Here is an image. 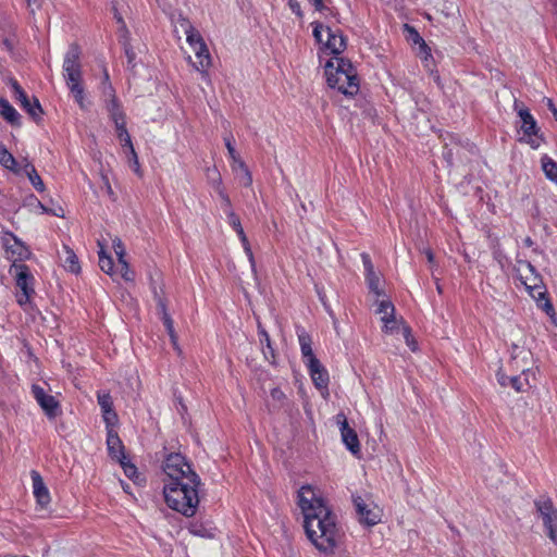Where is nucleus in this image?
<instances>
[{
    "instance_id": "nucleus-1",
    "label": "nucleus",
    "mask_w": 557,
    "mask_h": 557,
    "mask_svg": "<svg viewBox=\"0 0 557 557\" xmlns=\"http://www.w3.org/2000/svg\"><path fill=\"white\" fill-rule=\"evenodd\" d=\"M162 469L168 478L163 486L166 505L187 518L194 517L199 506V475L180 453L169 454Z\"/></svg>"
},
{
    "instance_id": "nucleus-2",
    "label": "nucleus",
    "mask_w": 557,
    "mask_h": 557,
    "mask_svg": "<svg viewBox=\"0 0 557 557\" xmlns=\"http://www.w3.org/2000/svg\"><path fill=\"white\" fill-rule=\"evenodd\" d=\"M298 505L304 513V528L308 539L320 552L333 554L344 537L336 516L322 498L315 497L309 485L299 490Z\"/></svg>"
},
{
    "instance_id": "nucleus-3",
    "label": "nucleus",
    "mask_w": 557,
    "mask_h": 557,
    "mask_svg": "<svg viewBox=\"0 0 557 557\" xmlns=\"http://www.w3.org/2000/svg\"><path fill=\"white\" fill-rule=\"evenodd\" d=\"M327 85L336 88L345 96L352 97L359 91V78L351 61L345 58H335L325 63Z\"/></svg>"
},
{
    "instance_id": "nucleus-4",
    "label": "nucleus",
    "mask_w": 557,
    "mask_h": 557,
    "mask_svg": "<svg viewBox=\"0 0 557 557\" xmlns=\"http://www.w3.org/2000/svg\"><path fill=\"white\" fill-rule=\"evenodd\" d=\"M81 48L77 44H72L64 57L63 75L66 86L74 96L77 104L85 109L84 87L82 84Z\"/></svg>"
},
{
    "instance_id": "nucleus-5",
    "label": "nucleus",
    "mask_w": 557,
    "mask_h": 557,
    "mask_svg": "<svg viewBox=\"0 0 557 557\" xmlns=\"http://www.w3.org/2000/svg\"><path fill=\"white\" fill-rule=\"evenodd\" d=\"M9 273L14 275L16 287L21 289V294L16 296L17 304L25 306L35 294L34 276L24 263H12Z\"/></svg>"
},
{
    "instance_id": "nucleus-6",
    "label": "nucleus",
    "mask_w": 557,
    "mask_h": 557,
    "mask_svg": "<svg viewBox=\"0 0 557 557\" xmlns=\"http://www.w3.org/2000/svg\"><path fill=\"white\" fill-rule=\"evenodd\" d=\"M513 108L517 111L518 116L521 119V131L528 138L525 139V143H528L533 149L539 148L544 138L539 134L540 127L537 126L535 119L531 114L530 110L517 99L515 100Z\"/></svg>"
},
{
    "instance_id": "nucleus-7",
    "label": "nucleus",
    "mask_w": 557,
    "mask_h": 557,
    "mask_svg": "<svg viewBox=\"0 0 557 557\" xmlns=\"http://www.w3.org/2000/svg\"><path fill=\"white\" fill-rule=\"evenodd\" d=\"M185 35L188 45L191 47L197 58L196 69L201 73L207 72L208 67L211 65V58L202 36L196 28L185 33Z\"/></svg>"
},
{
    "instance_id": "nucleus-8",
    "label": "nucleus",
    "mask_w": 557,
    "mask_h": 557,
    "mask_svg": "<svg viewBox=\"0 0 557 557\" xmlns=\"http://www.w3.org/2000/svg\"><path fill=\"white\" fill-rule=\"evenodd\" d=\"M1 242L7 252V258L12 260V263H21V261L27 260L32 255L28 247L9 231L3 233Z\"/></svg>"
},
{
    "instance_id": "nucleus-9",
    "label": "nucleus",
    "mask_w": 557,
    "mask_h": 557,
    "mask_svg": "<svg viewBox=\"0 0 557 557\" xmlns=\"http://www.w3.org/2000/svg\"><path fill=\"white\" fill-rule=\"evenodd\" d=\"M358 521L366 527H373L381 521V510L377 506L368 504L361 496L352 495Z\"/></svg>"
},
{
    "instance_id": "nucleus-10",
    "label": "nucleus",
    "mask_w": 557,
    "mask_h": 557,
    "mask_svg": "<svg viewBox=\"0 0 557 557\" xmlns=\"http://www.w3.org/2000/svg\"><path fill=\"white\" fill-rule=\"evenodd\" d=\"M11 87L14 94V98L21 103V107L29 114L34 121H40L41 115L44 114V110L39 100L36 97H33V100H30L25 90L15 79H12Z\"/></svg>"
},
{
    "instance_id": "nucleus-11",
    "label": "nucleus",
    "mask_w": 557,
    "mask_h": 557,
    "mask_svg": "<svg viewBox=\"0 0 557 557\" xmlns=\"http://www.w3.org/2000/svg\"><path fill=\"white\" fill-rule=\"evenodd\" d=\"M537 512L543 519L548 537L554 536V528L557 525V509L549 497H541L534 500Z\"/></svg>"
},
{
    "instance_id": "nucleus-12",
    "label": "nucleus",
    "mask_w": 557,
    "mask_h": 557,
    "mask_svg": "<svg viewBox=\"0 0 557 557\" xmlns=\"http://www.w3.org/2000/svg\"><path fill=\"white\" fill-rule=\"evenodd\" d=\"M32 394L49 419H54L61 413L60 403L54 396L47 394L41 386L33 384Z\"/></svg>"
},
{
    "instance_id": "nucleus-13",
    "label": "nucleus",
    "mask_w": 557,
    "mask_h": 557,
    "mask_svg": "<svg viewBox=\"0 0 557 557\" xmlns=\"http://www.w3.org/2000/svg\"><path fill=\"white\" fill-rule=\"evenodd\" d=\"M227 221H228V224L232 226V228L236 232L237 236L239 237L240 243L244 248V251H245L246 256L248 257L251 270L253 273H256V261H255V257H253L249 240L244 232V228L240 223V219L234 212V210H230Z\"/></svg>"
},
{
    "instance_id": "nucleus-14",
    "label": "nucleus",
    "mask_w": 557,
    "mask_h": 557,
    "mask_svg": "<svg viewBox=\"0 0 557 557\" xmlns=\"http://www.w3.org/2000/svg\"><path fill=\"white\" fill-rule=\"evenodd\" d=\"M337 418H342V421H338V423L343 443L352 455L357 456L360 453V443L356 431L349 426L343 413L338 414Z\"/></svg>"
},
{
    "instance_id": "nucleus-15",
    "label": "nucleus",
    "mask_w": 557,
    "mask_h": 557,
    "mask_svg": "<svg viewBox=\"0 0 557 557\" xmlns=\"http://www.w3.org/2000/svg\"><path fill=\"white\" fill-rule=\"evenodd\" d=\"M327 33V39L324 42V47L331 51L334 55H339L347 47V37L338 28L332 29L330 26H325Z\"/></svg>"
},
{
    "instance_id": "nucleus-16",
    "label": "nucleus",
    "mask_w": 557,
    "mask_h": 557,
    "mask_svg": "<svg viewBox=\"0 0 557 557\" xmlns=\"http://www.w3.org/2000/svg\"><path fill=\"white\" fill-rule=\"evenodd\" d=\"M30 478L33 482V493L36 498L37 504L41 508H47L50 504V493L48 487L46 486L42 476L36 470L30 471Z\"/></svg>"
},
{
    "instance_id": "nucleus-17",
    "label": "nucleus",
    "mask_w": 557,
    "mask_h": 557,
    "mask_svg": "<svg viewBox=\"0 0 557 557\" xmlns=\"http://www.w3.org/2000/svg\"><path fill=\"white\" fill-rule=\"evenodd\" d=\"M306 366L315 387L319 389L327 388L330 381L329 373L320 360L312 359L310 362H307Z\"/></svg>"
},
{
    "instance_id": "nucleus-18",
    "label": "nucleus",
    "mask_w": 557,
    "mask_h": 557,
    "mask_svg": "<svg viewBox=\"0 0 557 557\" xmlns=\"http://www.w3.org/2000/svg\"><path fill=\"white\" fill-rule=\"evenodd\" d=\"M529 373H530V370H522V375L524 376V379H522L521 375L508 376L505 373L498 371L496 376H497V382L503 387L510 385L516 392H523V391H525V386H530L529 380H528Z\"/></svg>"
},
{
    "instance_id": "nucleus-19",
    "label": "nucleus",
    "mask_w": 557,
    "mask_h": 557,
    "mask_svg": "<svg viewBox=\"0 0 557 557\" xmlns=\"http://www.w3.org/2000/svg\"><path fill=\"white\" fill-rule=\"evenodd\" d=\"M296 334L298 337L301 355L305 363L310 362L312 359H318L312 350V339L309 333L305 330V327L297 325Z\"/></svg>"
},
{
    "instance_id": "nucleus-20",
    "label": "nucleus",
    "mask_w": 557,
    "mask_h": 557,
    "mask_svg": "<svg viewBox=\"0 0 557 557\" xmlns=\"http://www.w3.org/2000/svg\"><path fill=\"white\" fill-rule=\"evenodd\" d=\"M107 446L109 455L112 459L120 460L126 459L124 445L113 429L108 430L107 434Z\"/></svg>"
},
{
    "instance_id": "nucleus-21",
    "label": "nucleus",
    "mask_w": 557,
    "mask_h": 557,
    "mask_svg": "<svg viewBox=\"0 0 557 557\" xmlns=\"http://www.w3.org/2000/svg\"><path fill=\"white\" fill-rule=\"evenodd\" d=\"M376 313L381 314V320L384 323V332L393 333V326L387 325V323L395 322V307L389 300H381L377 304Z\"/></svg>"
},
{
    "instance_id": "nucleus-22",
    "label": "nucleus",
    "mask_w": 557,
    "mask_h": 557,
    "mask_svg": "<svg viewBox=\"0 0 557 557\" xmlns=\"http://www.w3.org/2000/svg\"><path fill=\"white\" fill-rule=\"evenodd\" d=\"M0 115L14 127H20L22 125L20 113L5 98L2 97H0Z\"/></svg>"
},
{
    "instance_id": "nucleus-23",
    "label": "nucleus",
    "mask_w": 557,
    "mask_h": 557,
    "mask_svg": "<svg viewBox=\"0 0 557 557\" xmlns=\"http://www.w3.org/2000/svg\"><path fill=\"white\" fill-rule=\"evenodd\" d=\"M158 309L161 313V319L163 321V324L166 329V332L171 338V342L173 344V347L177 350V351H181L178 345H177V335L175 333V330H174V325H173V320L172 318L170 317V314L168 313V310H166V307H165V304L162 299H159V302H158Z\"/></svg>"
},
{
    "instance_id": "nucleus-24",
    "label": "nucleus",
    "mask_w": 557,
    "mask_h": 557,
    "mask_svg": "<svg viewBox=\"0 0 557 557\" xmlns=\"http://www.w3.org/2000/svg\"><path fill=\"white\" fill-rule=\"evenodd\" d=\"M213 172H214V176L211 177L213 188L218 193L219 197L221 198L222 208H223L224 213L226 214V216H228L230 210H233L231 199H230L228 195L225 193V189L222 187V178H221L220 173L216 170H214Z\"/></svg>"
},
{
    "instance_id": "nucleus-25",
    "label": "nucleus",
    "mask_w": 557,
    "mask_h": 557,
    "mask_svg": "<svg viewBox=\"0 0 557 557\" xmlns=\"http://www.w3.org/2000/svg\"><path fill=\"white\" fill-rule=\"evenodd\" d=\"M258 335H259L261 345H265V348H263L264 358L270 363L274 364L275 363V350L272 346L269 333L261 325V323H258Z\"/></svg>"
},
{
    "instance_id": "nucleus-26",
    "label": "nucleus",
    "mask_w": 557,
    "mask_h": 557,
    "mask_svg": "<svg viewBox=\"0 0 557 557\" xmlns=\"http://www.w3.org/2000/svg\"><path fill=\"white\" fill-rule=\"evenodd\" d=\"M518 263L523 264V265H524V267H525V268H527V269H528V270L533 274V276H534V277H533V280H532V282H533V284H532V285H529V284H528V282H527V280H523V277H522V276H520L519 278H520L521 283L527 287V289L529 290L530 295H531L532 297H535V292H536L537 289H541V288H542V287L539 285V282H541V276H540V274L537 273V271H536L535 267H534L531 262H529V261H523V260H518Z\"/></svg>"
},
{
    "instance_id": "nucleus-27",
    "label": "nucleus",
    "mask_w": 557,
    "mask_h": 557,
    "mask_svg": "<svg viewBox=\"0 0 557 557\" xmlns=\"http://www.w3.org/2000/svg\"><path fill=\"white\" fill-rule=\"evenodd\" d=\"M63 252L62 262L64 269L71 273L78 274L81 272V265L75 252L67 246H64Z\"/></svg>"
},
{
    "instance_id": "nucleus-28",
    "label": "nucleus",
    "mask_w": 557,
    "mask_h": 557,
    "mask_svg": "<svg viewBox=\"0 0 557 557\" xmlns=\"http://www.w3.org/2000/svg\"><path fill=\"white\" fill-rule=\"evenodd\" d=\"M537 289L535 292V297H533L536 300L537 307L541 308L548 317L553 318L555 315V308L547 297L546 290Z\"/></svg>"
},
{
    "instance_id": "nucleus-29",
    "label": "nucleus",
    "mask_w": 557,
    "mask_h": 557,
    "mask_svg": "<svg viewBox=\"0 0 557 557\" xmlns=\"http://www.w3.org/2000/svg\"><path fill=\"white\" fill-rule=\"evenodd\" d=\"M104 107L109 113L110 119L113 121L114 125L120 124V122H126L125 113L123 111L120 100L109 102V103L104 104Z\"/></svg>"
},
{
    "instance_id": "nucleus-30",
    "label": "nucleus",
    "mask_w": 557,
    "mask_h": 557,
    "mask_svg": "<svg viewBox=\"0 0 557 557\" xmlns=\"http://www.w3.org/2000/svg\"><path fill=\"white\" fill-rule=\"evenodd\" d=\"M541 162L546 178L557 185V163L548 156L542 157Z\"/></svg>"
},
{
    "instance_id": "nucleus-31",
    "label": "nucleus",
    "mask_w": 557,
    "mask_h": 557,
    "mask_svg": "<svg viewBox=\"0 0 557 557\" xmlns=\"http://www.w3.org/2000/svg\"><path fill=\"white\" fill-rule=\"evenodd\" d=\"M0 164L14 173L18 172L16 169L17 162L15 158L2 144H0Z\"/></svg>"
},
{
    "instance_id": "nucleus-32",
    "label": "nucleus",
    "mask_w": 557,
    "mask_h": 557,
    "mask_svg": "<svg viewBox=\"0 0 557 557\" xmlns=\"http://www.w3.org/2000/svg\"><path fill=\"white\" fill-rule=\"evenodd\" d=\"M366 282L368 285V288L371 293L376 295L377 297L384 295V290L380 288V276L376 272H373L371 274H366Z\"/></svg>"
},
{
    "instance_id": "nucleus-33",
    "label": "nucleus",
    "mask_w": 557,
    "mask_h": 557,
    "mask_svg": "<svg viewBox=\"0 0 557 557\" xmlns=\"http://www.w3.org/2000/svg\"><path fill=\"white\" fill-rule=\"evenodd\" d=\"M117 137L121 141H123V147L132 148L133 143L131 139V135L128 134V131L126 128V122H120V124L115 125Z\"/></svg>"
},
{
    "instance_id": "nucleus-34",
    "label": "nucleus",
    "mask_w": 557,
    "mask_h": 557,
    "mask_svg": "<svg viewBox=\"0 0 557 557\" xmlns=\"http://www.w3.org/2000/svg\"><path fill=\"white\" fill-rule=\"evenodd\" d=\"M99 267L104 273L109 275L113 274V259L110 256H107L102 249L99 251Z\"/></svg>"
},
{
    "instance_id": "nucleus-35",
    "label": "nucleus",
    "mask_w": 557,
    "mask_h": 557,
    "mask_svg": "<svg viewBox=\"0 0 557 557\" xmlns=\"http://www.w3.org/2000/svg\"><path fill=\"white\" fill-rule=\"evenodd\" d=\"M117 461L121 465L125 475L127 478H129L131 480H133L134 482H136V480L139 476L136 466L134 463H132L129 460H127V458L120 459Z\"/></svg>"
},
{
    "instance_id": "nucleus-36",
    "label": "nucleus",
    "mask_w": 557,
    "mask_h": 557,
    "mask_svg": "<svg viewBox=\"0 0 557 557\" xmlns=\"http://www.w3.org/2000/svg\"><path fill=\"white\" fill-rule=\"evenodd\" d=\"M101 98L104 104L119 100L111 83L101 86Z\"/></svg>"
},
{
    "instance_id": "nucleus-37",
    "label": "nucleus",
    "mask_w": 557,
    "mask_h": 557,
    "mask_svg": "<svg viewBox=\"0 0 557 557\" xmlns=\"http://www.w3.org/2000/svg\"><path fill=\"white\" fill-rule=\"evenodd\" d=\"M97 400L102 413L113 408V400L110 393H97Z\"/></svg>"
},
{
    "instance_id": "nucleus-38",
    "label": "nucleus",
    "mask_w": 557,
    "mask_h": 557,
    "mask_svg": "<svg viewBox=\"0 0 557 557\" xmlns=\"http://www.w3.org/2000/svg\"><path fill=\"white\" fill-rule=\"evenodd\" d=\"M123 47H124L125 55L127 58V69L133 70L136 66V63H135L136 53L127 40H125L123 42Z\"/></svg>"
},
{
    "instance_id": "nucleus-39",
    "label": "nucleus",
    "mask_w": 557,
    "mask_h": 557,
    "mask_svg": "<svg viewBox=\"0 0 557 557\" xmlns=\"http://www.w3.org/2000/svg\"><path fill=\"white\" fill-rule=\"evenodd\" d=\"M225 147L227 149V152L230 154V158L234 161V163H237L239 165L240 157L236 152V149L233 145V136L228 135L224 137Z\"/></svg>"
},
{
    "instance_id": "nucleus-40",
    "label": "nucleus",
    "mask_w": 557,
    "mask_h": 557,
    "mask_svg": "<svg viewBox=\"0 0 557 557\" xmlns=\"http://www.w3.org/2000/svg\"><path fill=\"white\" fill-rule=\"evenodd\" d=\"M128 151H129V156H128V163H129V166L131 169L137 174V175H141V172H140V165H139V161H138V157H137V153L134 149V147L132 148H128Z\"/></svg>"
},
{
    "instance_id": "nucleus-41",
    "label": "nucleus",
    "mask_w": 557,
    "mask_h": 557,
    "mask_svg": "<svg viewBox=\"0 0 557 557\" xmlns=\"http://www.w3.org/2000/svg\"><path fill=\"white\" fill-rule=\"evenodd\" d=\"M243 172L242 183L245 187H249L252 184V175L243 160H239V166Z\"/></svg>"
},
{
    "instance_id": "nucleus-42",
    "label": "nucleus",
    "mask_w": 557,
    "mask_h": 557,
    "mask_svg": "<svg viewBox=\"0 0 557 557\" xmlns=\"http://www.w3.org/2000/svg\"><path fill=\"white\" fill-rule=\"evenodd\" d=\"M311 26L313 27V37L318 44L324 45L323 38H322V30H325V26L321 22H312Z\"/></svg>"
},
{
    "instance_id": "nucleus-43",
    "label": "nucleus",
    "mask_w": 557,
    "mask_h": 557,
    "mask_svg": "<svg viewBox=\"0 0 557 557\" xmlns=\"http://www.w3.org/2000/svg\"><path fill=\"white\" fill-rule=\"evenodd\" d=\"M119 263L121 264L122 277L125 281L133 282L135 274L133 271H131L128 262L125 259H123V261H119Z\"/></svg>"
},
{
    "instance_id": "nucleus-44",
    "label": "nucleus",
    "mask_w": 557,
    "mask_h": 557,
    "mask_svg": "<svg viewBox=\"0 0 557 557\" xmlns=\"http://www.w3.org/2000/svg\"><path fill=\"white\" fill-rule=\"evenodd\" d=\"M102 417L108 430L112 429L111 426H113L117 422V414L113 408L110 409L108 412H103Z\"/></svg>"
},
{
    "instance_id": "nucleus-45",
    "label": "nucleus",
    "mask_w": 557,
    "mask_h": 557,
    "mask_svg": "<svg viewBox=\"0 0 557 557\" xmlns=\"http://www.w3.org/2000/svg\"><path fill=\"white\" fill-rule=\"evenodd\" d=\"M189 531L194 535H198V536H201V537H210L211 536L209 531L202 524L193 523L189 527Z\"/></svg>"
},
{
    "instance_id": "nucleus-46",
    "label": "nucleus",
    "mask_w": 557,
    "mask_h": 557,
    "mask_svg": "<svg viewBox=\"0 0 557 557\" xmlns=\"http://www.w3.org/2000/svg\"><path fill=\"white\" fill-rule=\"evenodd\" d=\"M361 260H362L363 268H364V275L366 274H371V273L375 272L374 265L372 263V260H371V257H370L369 253L362 252L361 253Z\"/></svg>"
},
{
    "instance_id": "nucleus-47",
    "label": "nucleus",
    "mask_w": 557,
    "mask_h": 557,
    "mask_svg": "<svg viewBox=\"0 0 557 557\" xmlns=\"http://www.w3.org/2000/svg\"><path fill=\"white\" fill-rule=\"evenodd\" d=\"M113 248L117 256V260L123 261V259H125V248L120 238L113 239Z\"/></svg>"
},
{
    "instance_id": "nucleus-48",
    "label": "nucleus",
    "mask_w": 557,
    "mask_h": 557,
    "mask_svg": "<svg viewBox=\"0 0 557 557\" xmlns=\"http://www.w3.org/2000/svg\"><path fill=\"white\" fill-rule=\"evenodd\" d=\"M176 23L181 26V28L184 30V33H187L195 28L193 26V24L190 23V21L186 16H184L182 13L178 14V16L176 18Z\"/></svg>"
},
{
    "instance_id": "nucleus-49",
    "label": "nucleus",
    "mask_w": 557,
    "mask_h": 557,
    "mask_svg": "<svg viewBox=\"0 0 557 557\" xmlns=\"http://www.w3.org/2000/svg\"><path fill=\"white\" fill-rule=\"evenodd\" d=\"M28 178L37 191H44L45 184L37 172H35L33 175L28 176Z\"/></svg>"
},
{
    "instance_id": "nucleus-50",
    "label": "nucleus",
    "mask_w": 557,
    "mask_h": 557,
    "mask_svg": "<svg viewBox=\"0 0 557 557\" xmlns=\"http://www.w3.org/2000/svg\"><path fill=\"white\" fill-rule=\"evenodd\" d=\"M287 5L297 17H304L301 5L297 0H287Z\"/></svg>"
},
{
    "instance_id": "nucleus-51",
    "label": "nucleus",
    "mask_w": 557,
    "mask_h": 557,
    "mask_svg": "<svg viewBox=\"0 0 557 557\" xmlns=\"http://www.w3.org/2000/svg\"><path fill=\"white\" fill-rule=\"evenodd\" d=\"M493 256H494V259L499 263V265L502 268H504L505 267L504 261L506 260L505 253L499 248H495L493 251Z\"/></svg>"
},
{
    "instance_id": "nucleus-52",
    "label": "nucleus",
    "mask_w": 557,
    "mask_h": 557,
    "mask_svg": "<svg viewBox=\"0 0 557 557\" xmlns=\"http://www.w3.org/2000/svg\"><path fill=\"white\" fill-rule=\"evenodd\" d=\"M271 397L276 401H282L285 398V394L282 392L281 388L274 387L271 389Z\"/></svg>"
},
{
    "instance_id": "nucleus-53",
    "label": "nucleus",
    "mask_w": 557,
    "mask_h": 557,
    "mask_svg": "<svg viewBox=\"0 0 557 557\" xmlns=\"http://www.w3.org/2000/svg\"><path fill=\"white\" fill-rule=\"evenodd\" d=\"M309 2L319 12H323L325 10H329V8L324 4V0H309Z\"/></svg>"
},
{
    "instance_id": "nucleus-54",
    "label": "nucleus",
    "mask_w": 557,
    "mask_h": 557,
    "mask_svg": "<svg viewBox=\"0 0 557 557\" xmlns=\"http://www.w3.org/2000/svg\"><path fill=\"white\" fill-rule=\"evenodd\" d=\"M404 336L406 338V342L408 344V346L412 349V350H416V347L413 346V341L411 338V331L408 326H404Z\"/></svg>"
},
{
    "instance_id": "nucleus-55",
    "label": "nucleus",
    "mask_w": 557,
    "mask_h": 557,
    "mask_svg": "<svg viewBox=\"0 0 557 557\" xmlns=\"http://www.w3.org/2000/svg\"><path fill=\"white\" fill-rule=\"evenodd\" d=\"M545 102H546V106L548 108V110L552 112L554 119L557 121V108L556 106L554 104V101L553 99L550 98H544Z\"/></svg>"
},
{
    "instance_id": "nucleus-56",
    "label": "nucleus",
    "mask_w": 557,
    "mask_h": 557,
    "mask_svg": "<svg viewBox=\"0 0 557 557\" xmlns=\"http://www.w3.org/2000/svg\"><path fill=\"white\" fill-rule=\"evenodd\" d=\"M1 46L9 52H13L14 44L10 38H3L1 40Z\"/></svg>"
},
{
    "instance_id": "nucleus-57",
    "label": "nucleus",
    "mask_w": 557,
    "mask_h": 557,
    "mask_svg": "<svg viewBox=\"0 0 557 557\" xmlns=\"http://www.w3.org/2000/svg\"><path fill=\"white\" fill-rule=\"evenodd\" d=\"M24 172L28 176L33 175L36 171L35 166L32 163H26L24 166Z\"/></svg>"
},
{
    "instance_id": "nucleus-58",
    "label": "nucleus",
    "mask_w": 557,
    "mask_h": 557,
    "mask_svg": "<svg viewBox=\"0 0 557 557\" xmlns=\"http://www.w3.org/2000/svg\"><path fill=\"white\" fill-rule=\"evenodd\" d=\"M424 253L426 256V259H428L429 263L433 264L434 263V253H433V251L428 248V249L424 250Z\"/></svg>"
},
{
    "instance_id": "nucleus-59",
    "label": "nucleus",
    "mask_w": 557,
    "mask_h": 557,
    "mask_svg": "<svg viewBox=\"0 0 557 557\" xmlns=\"http://www.w3.org/2000/svg\"><path fill=\"white\" fill-rule=\"evenodd\" d=\"M117 23H120L123 27H125V23H124V20L123 17L117 13V11H115V14H114Z\"/></svg>"
},
{
    "instance_id": "nucleus-60",
    "label": "nucleus",
    "mask_w": 557,
    "mask_h": 557,
    "mask_svg": "<svg viewBox=\"0 0 557 557\" xmlns=\"http://www.w3.org/2000/svg\"><path fill=\"white\" fill-rule=\"evenodd\" d=\"M108 83H111V82H110V77H109L108 72L104 70V74H103V79L101 82V86H103V84H108Z\"/></svg>"
},
{
    "instance_id": "nucleus-61",
    "label": "nucleus",
    "mask_w": 557,
    "mask_h": 557,
    "mask_svg": "<svg viewBox=\"0 0 557 557\" xmlns=\"http://www.w3.org/2000/svg\"><path fill=\"white\" fill-rule=\"evenodd\" d=\"M549 539L557 545V525L554 528V536Z\"/></svg>"
},
{
    "instance_id": "nucleus-62",
    "label": "nucleus",
    "mask_w": 557,
    "mask_h": 557,
    "mask_svg": "<svg viewBox=\"0 0 557 557\" xmlns=\"http://www.w3.org/2000/svg\"><path fill=\"white\" fill-rule=\"evenodd\" d=\"M485 481L491 485V486H494L496 487L497 486V482H494L492 479H490L488 476H485Z\"/></svg>"
},
{
    "instance_id": "nucleus-63",
    "label": "nucleus",
    "mask_w": 557,
    "mask_h": 557,
    "mask_svg": "<svg viewBox=\"0 0 557 557\" xmlns=\"http://www.w3.org/2000/svg\"><path fill=\"white\" fill-rule=\"evenodd\" d=\"M524 245H525V246H528V247H530V246H532V245H533V240H532L530 237H527V238L524 239Z\"/></svg>"
},
{
    "instance_id": "nucleus-64",
    "label": "nucleus",
    "mask_w": 557,
    "mask_h": 557,
    "mask_svg": "<svg viewBox=\"0 0 557 557\" xmlns=\"http://www.w3.org/2000/svg\"><path fill=\"white\" fill-rule=\"evenodd\" d=\"M121 483H122L123 490H124L126 493H128L129 484L124 483V482H121Z\"/></svg>"
}]
</instances>
